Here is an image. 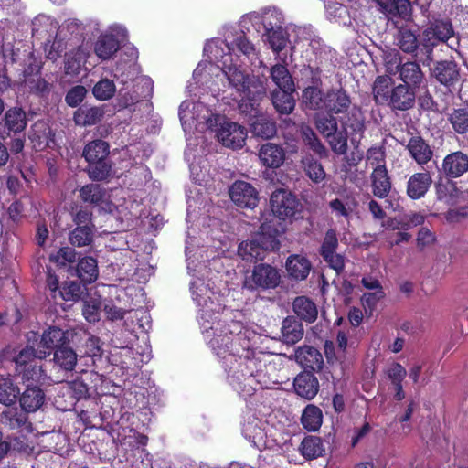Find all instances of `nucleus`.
I'll return each mask as SVG.
<instances>
[{
	"label": "nucleus",
	"mask_w": 468,
	"mask_h": 468,
	"mask_svg": "<svg viewBox=\"0 0 468 468\" xmlns=\"http://www.w3.org/2000/svg\"><path fill=\"white\" fill-rule=\"evenodd\" d=\"M255 331L249 329L238 337H231L232 349L236 358L237 367L239 368L241 382L240 395L244 398L252 396L260 381L256 378L266 366L256 356L254 349Z\"/></svg>",
	"instance_id": "f257e3e1"
},
{
	"label": "nucleus",
	"mask_w": 468,
	"mask_h": 468,
	"mask_svg": "<svg viewBox=\"0 0 468 468\" xmlns=\"http://www.w3.org/2000/svg\"><path fill=\"white\" fill-rule=\"evenodd\" d=\"M383 63L386 73L398 76L402 84L419 89L424 80V73L416 60L405 59L397 48H389L383 52Z\"/></svg>",
	"instance_id": "f03ea898"
},
{
	"label": "nucleus",
	"mask_w": 468,
	"mask_h": 468,
	"mask_svg": "<svg viewBox=\"0 0 468 468\" xmlns=\"http://www.w3.org/2000/svg\"><path fill=\"white\" fill-rule=\"evenodd\" d=\"M209 346L221 362L222 367L228 375L229 384L240 395L239 368L237 367V357L232 349L231 337L227 334H215L209 341Z\"/></svg>",
	"instance_id": "7ed1b4c3"
},
{
	"label": "nucleus",
	"mask_w": 468,
	"mask_h": 468,
	"mask_svg": "<svg viewBox=\"0 0 468 468\" xmlns=\"http://www.w3.org/2000/svg\"><path fill=\"white\" fill-rule=\"evenodd\" d=\"M270 207L274 216L273 218L292 221L301 211V203L291 191L279 188L271 196Z\"/></svg>",
	"instance_id": "20e7f679"
},
{
	"label": "nucleus",
	"mask_w": 468,
	"mask_h": 468,
	"mask_svg": "<svg viewBox=\"0 0 468 468\" xmlns=\"http://www.w3.org/2000/svg\"><path fill=\"white\" fill-rule=\"evenodd\" d=\"M77 333L74 329L63 330L58 326H49L42 333L38 345V358L44 359L55 350L70 345Z\"/></svg>",
	"instance_id": "39448f33"
},
{
	"label": "nucleus",
	"mask_w": 468,
	"mask_h": 468,
	"mask_svg": "<svg viewBox=\"0 0 468 468\" xmlns=\"http://www.w3.org/2000/svg\"><path fill=\"white\" fill-rule=\"evenodd\" d=\"M281 282L278 270L270 264L260 263L254 266L251 277L246 280L245 286L251 290L274 289Z\"/></svg>",
	"instance_id": "423d86ee"
},
{
	"label": "nucleus",
	"mask_w": 468,
	"mask_h": 468,
	"mask_svg": "<svg viewBox=\"0 0 468 468\" xmlns=\"http://www.w3.org/2000/svg\"><path fill=\"white\" fill-rule=\"evenodd\" d=\"M454 34L452 24L449 19L435 20L430 28L424 31L428 44H423L422 50L427 59L431 60L433 47L439 42H446Z\"/></svg>",
	"instance_id": "0eeeda50"
},
{
	"label": "nucleus",
	"mask_w": 468,
	"mask_h": 468,
	"mask_svg": "<svg viewBox=\"0 0 468 468\" xmlns=\"http://www.w3.org/2000/svg\"><path fill=\"white\" fill-rule=\"evenodd\" d=\"M417 89L399 83L391 88L388 101L386 104L392 112H406L414 108Z\"/></svg>",
	"instance_id": "6e6552de"
},
{
	"label": "nucleus",
	"mask_w": 468,
	"mask_h": 468,
	"mask_svg": "<svg viewBox=\"0 0 468 468\" xmlns=\"http://www.w3.org/2000/svg\"><path fill=\"white\" fill-rule=\"evenodd\" d=\"M284 226L276 218L266 219L260 227L254 238L268 251H274L280 249L279 237L284 232Z\"/></svg>",
	"instance_id": "1a4fd4ad"
},
{
	"label": "nucleus",
	"mask_w": 468,
	"mask_h": 468,
	"mask_svg": "<svg viewBox=\"0 0 468 468\" xmlns=\"http://www.w3.org/2000/svg\"><path fill=\"white\" fill-rule=\"evenodd\" d=\"M225 75L229 85L234 88L239 94L250 96L253 90L260 93V90L263 89L262 85L254 77H250L237 66H229L225 70Z\"/></svg>",
	"instance_id": "9d476101"
},
{
	"label": "nucleus",
	"mask_w": 468,
	"mask_h": 468,
	"mask_svg": "<svg viewBox=\"0 0 468 468\" xmlns=\"http://www.w3.org/2000/svg\"><path fill=\"white\" fill-rule=\"evenodd\" d=\"M431 75L449 91L455 89L460 80V68L454 60L437 61L431 69Z\"/></svg>",
	"instance_id": "9b49d317"
},
{
	"label": "nucleus",
	"mask_w": 468,
	"mask_h": 468,
	"mask_svg": "<svg viewBox=\"0 0 468 468\" xmlns=\"http://www.w3.org/2000/svg\"><path fill=\"white\" fill-rule=\"evenodd\" d=\"M229 197L241 208H254L259 202L258 191L245 181L233 183L229 188Z\"/></svg>",
	"instance_id": "f8f14e48"
},
{
	"label": "nucleus",
	"mask_w": 468,
	"mask_h": 468,
	"mask_svg": "<svg viewBox=\"0 0 468 468\" xmlns=\"http://www.w3.org/2000/svg\"><path fill=\"white\" fill-rule=\"evenodd\" d=\"M28 138L37 152L56 146L55 133L44 120L37 121L31 126Z\"/></svg>",
	"instance_id": "ddd939ff"
},
{
	"label": "nucleus",
	"mask_w": 468,
	"mask_h": 468,
	"mask_svg": "<svg viewBox=\"0 0 468 468\" xmlns=\"http://www.w3.org/2000/svg\"><path fill=\"white\" fill-rule=\"evenodd\" d=\"M218 138L227 147L240 149L245 144L247 130L237 122H224L218 132Z\"/></svg>",
	"instance_id": "4468645a"
},
{
	"label": "nucleus",
	"mask_w": 468,
	"mask_h": 468,
	"mask_svg": "<svg viewBox=\"0 0 468 468\" xmlns=\"http://www.w3.org/2000/svg\"><path fill=\"white\" fill-rule=\"evenodd\" d=\"M468 171V154L462 151L448 154L442 160L440 169L448 179L461 177Z\"/></svg>",
	"instance_id": "2eb2a0df"
},
{
	"label": "nucleus",
	"mask_w": 468,
	"mask_h": 468,
	"mask_svg": "<svg viewBox=\"0 0 468 468\" xmlns=\"http://www.w3.org/2000/svg\"><path fill=\"white\" fill-rule=\"evenodd\" d=\"M432 184V177L429 171L412 174L407 182L406 194L412 200H419L425 197Z\"/></svg>",
	"instance_id": "dca6fc26"
},
{
	"label": "nucleus",
	"mask_w": 468,
	"mask_h": 468,
	"mask_svg": "<svg viewBox=\"0 0 468 468\" xmlns=\"http://www.w3.org/2000/svg\"><path fill=\"white\" fill-rule=\"evenodd\" d=\"M319 381L313 372L303 370L293 380L295 393L307 400L313 399L319 391Z\"/></svg>",
	"instance_id": "f3484780"
},
{
	"label": "nucleus",
	"mask_w": 468,
	"mask_h": 468,
	"mask_svg": "<svg viewBox=\"0 0 468 468\" xmlns=\"http://www.w3.org/2000/svg\"><path fill=\"white\" fill-rule=\"evenodd\" d=\"M410 156L420 165H427L433 157V150L420 134L411 136L405 145Z\"/></svg>",
	"instance_id": "a211bd4d"
},
{
	"label": "nucleus",
	"mask_w": 468,
	"mask_h": 468,
	"mask_svg": "<svg viewBox=\"0 0 468 468\" xmlns=\"http://www.w3.org/2000/svg\"><path fill=\"white\" fill-rule=\"evenodd\" d=\"M248 124L254 137L270 140L277 134V122L267 113L261 112L259 115H254V119H251Z\"/></svg>",
	"instance_id": "6ab92c4d"
},
{
	"label": "nucleus",
	"mask_w": 468,
	"mask_h": 468,
	"mask_svg": "<svg viewBox=\"0 0 468 468\" xmlns=\"http://www.w3.org/2000/svg\"><path fill=\"white\" fill-rule=\"evenodd\" d=\"M351 98L343 89H330L325 93L324 111L329 114H340L348 111Z\"/></svg>",
	"instance_id": "aec40b11"
},
{
	"label": "nucleus",
	"mask_w": 468,
	"mask_h": 468,
	"mask_svg": "<svg viewBox=\"0 0 468 468\" xmlns=\"http://www.w3.org/2000/svg\"><path fill=\"white\" fill-rule=\"evenodd\" d=\"M295 358L298 364L311 372H319L324 367L323 356L318 349L310 346L299 347L295 352Z\"/></svg>",
	"instance_id": "412c9836"
},
{
	"label": "nucleus",
	"mask_w": 468,
	"mask_h": 468,
	"mask_svg": "<svg viewBox=\"0 0 468 468\" xmlns=\"http://www.w3.org/2000/svg\"><path fill=\"white\" fill-rule=\"evenodd\" d=\"M104 114L105 111L103 106H91L85 103L75 111L73 121L78 126H92L99 123L104 117Z\"/></svg>",
	"instance_id": "4be33fe9"
},
{
	"label": "nucleus",
	"mask_w": 468,
	"mask_h": 468,
	"mask_svg": "<svg viewBox=\"0 0 468 468\" xmlns=\"http://www.w3.org/2000/svg\"><path fill=\"white\" fill-rule=\"evenodd\" d=\"M259 158L262 165L267 168H279L285 160L283 148L273 143H265L259 149Z\"/></svg>",
	"instance_id": "5701e85b"
},
{
	"label": "nucleus",
	"mask_w": 468,
	"mask_h": 468,
	"mask_svg": "<svg viewBox=\"0 0 468 468\" xmlns=\"http://www.w3.org/2000/svg\"><path fill=\"white\" fill-rule=\"evenodd\" d=\"M79 197L83 203L92 207H102L104 204H107L110 197L107 189L95 183H90L81 186L79 190Z\"/></svg>",
	"instance_id": "b1692460"
},
{
	"label": "nucleus",
	"mask_w": 468,
	"mask_h": 468,
	"mask_svg": "<svg viewBox=\"0 0 468 468\" xmlns=\"http://www.w3.org/2000/svg\"><path fill=\"white\" fill-rule=\"evenodd\" d=\"M372 193L378 198L388 196L392 183L386 165L375 167L370 175Z\"/></svg>",
	"instance_id": "393cba45"
},
{
	"label": "nucleus",
	"mask_w": 468,
	"mask_h": 468,
	"mask_svg": "<svg viewBox=\"0 0 468 468\" xmlns=\"http://www.w3.org/2000/svg\"><path fill=\"white\" fill-rule=\"evenodd\" d=\"M20 407L27 412H35L45 402V393L37 385L27 384L26 389L19 397Z\"/></svg>",
	"instance_id": "a878e982"
},
{
	"label": "nucleus",
	"mask_w": 468,
	"mask_h": 468,
	"mask_svg": "<svg viewBox=\"0 0 468 468\" xmlns=\"http://www.w3.org/2000/svg\"><path fill=\"white\" fill-rule=\"evenodd\" d=\"M285 267L290 278L303 281L308 277L312 264L305 256L293 254L287 258Z\"/></svg>",
	"instance_id": "bb28decb"
},
{
	"label": "nucleus",
	"mask_w": 468,
	"mask_h": 468,
	"mask_svg": "<svg viewBox=\"0 0 468 468\" xmlns=\"http://www.w3.org/2000/svg\"><path fill=\"white\" fill-rule=\"evenodd\" d=\"M85 169L92 181H109L113 175V162L110 157L87 163Z\"/></svg>",
	"instance_id": "cd10ccee"
},
{
	"label": "nucleus",
	"mask_w": 468,
	"mask_h": 468,
	"mask_svg": "<svg viewBox=\"0 0 468 468\" xmlns=\"http://www.w3.org/2000/svg\"><path fill=\"white\" fill-rule=\"evenodd\" d=\"M81 376L77 378L76 379L68 382V391L71 395L73 401L70 403V406H74L77 401L80 399H87L90 397V388L85 382V378H90L91 376L98 377L97 373L94 371H87L81 370Z\"/></svg>",
	"instance_id": "c85d7f7f"
},
{
	"label": "nucleus",
	"mask_w": 468,
	"mask_h": 468,
	"mask_svg": "<svg viewBox=\"0 0 468 468\" xmlns=\"http://www.w3.org/2000/svg\"><path fill=\"white\" fill-rule=\"evenodd\" d=\"M292 309L297 317L307 324H312L317 319V306L307 296H297L292 302Z\"/></svg>",
	"instance_id": "c756f323"
},
{
	"label": "nucleus",
	"mask_w": 468,
	"mask_h": 468,
	"mask_svg": "<svg viewBox=\"0 0 468 468\" xmlns=\"http://www.w3.org/2000/svg\"><path fill=\"white\" fill-rule=\"evenodd\" d=\"M0 422L10 430L31 426L28 422L27 413L17 407H8L0 414Z\"/></svg>",
	"instance_id": "7c9ffc66"
},
{
	"label": "nucleus",
	"mask_w": 468,
	"mask_h": 468,
	"mask_svg": "<svg viewBox=\"0 0 468 468\" xmlns=\"http://www.w3.org/2000/svg\"><path fill=\"white\" fill-rule=\"evenodd\" d=\"M75 271L77 276L84 285L90 284L94 282L99 276L98 261L93 257L85 256L79 260Z\"/></svg>",
	"instance_id": "2f4dec72"
},
{
	"label": "nucleus",
	"mask_w": 468,
	"mask_h": 468,
	"mask_svg": "<svg viewBox=\"0 0 468 468\" xmlns=\"http://www.w3.org/2000/svg\"><path fill=\"white\" fill-rule=\"evenodd\" d=\"M262 94H264L262 89L260 90V93H257L256 90H253V92L250 96L240 94L241 100L239 101L238 107L240 114L248 123L251 119H254V115H259L262 112L260 108V103L258 102V99Z\"/></svg>",
	"instance_id": "473e14b6"
},
{
	"label": "nucleus",
	"mask_w": 468,
	"mask_h": 468,
	"mask_svg": "<svg viewBox=\"0 0 468 468\" xmlns=\"http://www.w3.org/2000/svg\"><path fill=\"white\" fill-rule=\"evenodd\" d=\"M282 341L287 345H294L303 336L302 323L294 316H287L282 324Z\"/></svg>",
	"instance_id": "72a5a7b5"
},
{
	"label": "nucleus",
	"mask_w": 468,
	"mask_h": 468,
	"mask_svg": "<svg viewBox=\"0 0 468 468\" xmlns=\"http://www.w3.org/2000/svg\"><path fill=\"white\" fill-rule=\"evenodd\" d=\"M268 250L253 238L251 240L242 241L238 247V254L244 261L256 262L266 257Z\"/></svg>",
	"instance_id": "f704fd0d"
},
{
	"label": "nucleus",
	"mask_w": 468,
	"mask_h": 468,
	"mask_svg": "<svg viewBox=\"0 0 468 468\" xmlns=\"http://www.w3.org/2000/svg\"><path fill=\"white\" fill-rule=\"evenodd\" d=\"M78 355L76 351L67 345L53 352L54 365L65 372H72L78 363Z\"/></svg>",
	"instance_id": "c9c22d12"
},
{
	"label": "nucleus",
	"mask_w": 468,
	"mask_h": 468,
	"mask_svg": "<svg viewBox=\"0 0 468 468\" xmlns=\"http://www.w3.org/2000/svg\"><path fill=\"white\" fill-rule=\"evenodd\" d=\"M27 114L21 107H12L5 113V128L8 134L19 133L27 127Z\"/></svg>",
	"instance_id": "e433bc0d"
},
{
	"label": "nucleus",
	"mask_w": 468,
	"mask_h": 468,
	"mask_svg": "<svg viewBox=\"0 0 468 468\" xmlns=\"http://www.w3.org/2000/svg\"><path fill=\"white\" fill-rule=\"evenodd\" d=\"M294 91L289 89L273 90L271 92V102L276 112L280 114L289 115L295 108Z\"/></svg>",
	"instance_id": "4c0bfd02"
},
{
	"label": "nucleus",
	"mask_w": 468,
	"mask_h": 468,
	"mask_svg": "<svg viewBox=\"0 0 468 468\" xmlns=\"http://www.w3.org/2000/svg\"><path fill=\"white\" fill-rule=\"evenodd\" d=\"M302 103L306 110L324 111L325 93L316 86H308L303 90Z\"/></svg>",
	"instance_id": "58836bf2"
},
{
	"label": "nucleus",
	"mask_w": 468,
	"mask_h": 468,
	"mask_svg": "<svg viewBox=\"0 0 468 468\" xmlns=\"http://www.w3.org/2000/svg\"><path fill=\"white\" fill-rule=\"evenodd\" d=\"M391 77L392 76L387 73L386 75H380L376 78L372 86V94L376 104H387L389 94H391V88L394 84Z\"/></svg>",
	"instance_id": "ea45409f"
},
{
	"label": "nucleus",
	"mask_w": 468,
	"mask_h": 468,
	"mask_svg": "<svg viewBox=\"0 0 468 468\" xmlns=\"http://www.w3.org/2000/svg\"><path fill=\"white\" fill-rule=\"evenodd\" d=\"M119 41L112 34L101 35L95 43V54L102 60L111 58L119 49Z\"/></svg>",
	"instance_id": "a19ab883"
},
{
	"label": "nucleus",
	"mask_w": 468,
	"mask_h": 468,
	"mask_svg": "<svg viewBox=\"0 0 468 468\" xmlns=\"http://www.w3.org/2000/svg\"><path fill=\"white\" fill-rule=\"evenodd\" d=\"M110 154V144L102 139H96L89 142L84 149L82 155L87 163L104 159Z\"/></svg>",
	"instance_id": "79ce46f5"
},
{
	"label": "nucleus",
	"mask_w": 468,
	"mask_h": 468,
	"mask_svg": "<svg viewBox=\"0 0 468 468\" xmlns=\"http://www.w3.org/2000/svg\"><path fill=\"white\" fill-rule=\"evenodd\" d=\"M300 452L306 460H314L322 456L325 452V448L320 437L308 435L302 441Z\"/></svg>",
	"instance_id": "37998d69"
},
{
	"label": "nucleus",
	"mask_w": 468,
	"mask_h": 468,
	"mask_svg": "<svg viewBox=\"0 0 468 468\" xmlns=\"http://www.w3.org/2000/svg\"><path fill=\"white\" fill-rule=\"evenodd\" d=\"M301 423L309 431H318L323 423L321 409L314 404L307 405L303 410Z\"/></svg>",
	"instance_id": "c03bdc74"
},
{
	"label": "nucleus",
	"mask_w": 468,
	"mask_h": 468,
	"mask_svg": "<svg viewBox=\"0 0 468 468\" xmlns=\"http://www.w3.org/2000/svg\"><path fill=\"white\" fill-rule=\"evenodd\" d=\"M96 228L86 226L75 227L69 233V241L73 247H85L92 244Z\"/></svg>",
	"instance_id": "a18cd8bd"
},
{
	"label": "nucleus",
	"mask_w": 468,
	"mask_h": 468,
	"mask_svg": "<svg viewBox=\"0 0 468 468\" xmlns=\"http://www.w3.org/2000/svg\"><path fill=\"white\" fill-rule=\"evenodd\" d=\"M396 45L404 53L413 55L419 48L416 35L408 27H400L396 36Z\"/></svg>",
	"instance_id": "49530a36"
},
{
	"label": "nucleus",
	"mask_w": 468,
	"mask_h": 468,
	"mask_svg": "<svg viewBox=\"0 0 468 468\" xmlns=\"http://www.w3.org/2000/svg\"><path fill=\"white\" fill-rule=\"evenodd\" d=\"M271 78L276 84L277 90L289 89L294 91V82L286 66L276 64L271 69Z\"/></svg>",
	"instance_id": "de8ad7c7"
},
{
	"label": "nucleus",
	"mask_w": 468,
	"mask_h": 468,
	"mask_svg": "<svg viewBox=\"0 0 468 468\" xmlns=\"http://www.w3.org/2000/svg\"><path fill=\"white\" fill-rule=\"evenodd\" d=\"M448 122L451 123L452 130L461 135L468 133V109L458 108L448 114Z\"/></svg>",
	"instance_id": "09e8293b"
},
{
	"label": "nucleus",
	"mask_w": 468,
	"mask_h": 468,
	"mask_svg": "<svg viewBox=\"0 0 468 468\" xmlns=\"http://www.w3.org/2000/svg\"><path fill=\"white\" fill-rule=\"evenodd\" d=\"M301 136L303 143L320 157L326 156V148L322 144L314 131L308 125H303L301 128Z\"/></svg>",
	"instance_id": "8fccbe9b"
},
{
	"label": "nucleus",
	"mask_w": 468,
	"mask_h": 468,
	"mask_svg": "<svg viewBox=\"0 0 468 468\" xmlns=\"http://www.w3.org/2000/svg\"><path fill=\"white\" fill-rule=\"evenodd\" d=\"M20 393L19 388L9 378H0V403L10 406L16 403Z\"/></svg>",
	"instance_id": "3c124183"
},
{
	"label": "nucleus",
	"mask_w": 468,
	"mask_h": 468,
	"mask_svg": "<svg viewBox=\"0 0 468 468\" xmlns=\"http://www.w3.org/2000/svg\"><path fill=\"white\" fill-rule=\"evenodd\" d=\"M83 294L81 284L75 281L64 282L60 291H58V301L78 302Z\"/></svg>",
	"instance_id": "603ef678"
},
{
	"label": "nucleus",
	"mask_w": 468,
	"mask_h": 468,
	"mask_svg": "<svg viewBox=\"0 0 468 468\" xmlns=\"http://www.w3.org/2000/svg\"><path fill=\"white\" fill-rule=\"evenodd\" d=\"M115 92V83L109 79H101L92 88V93L99 101L110 100L114 96Z\"/></svg>",
	"instance_id": "864d4df0"
},
{
	"label": "nucleus",
	"mask_w": 468,
	"mask_h": 468,
	"mask_svg": "<svg viewBox=\"0 0 468 468\" xmlns=\"http://www.w3.org/2000/svg\"><path fill=\"white\" fill-rule=\"evenodd\" d=\"M24 83L28 88L30 93L41 98L48 97L52 88V84L45 78H42L41 75L27 80Z\"/></svg>",
	"instance_id": "5fc2aeb1"
},
{
	"label": "nucleus",
	"mask_w": 468,
	"mask_h": 468,
	"mask_svg": "<svg viewBox=\"0 0 468 468\" xmlns=\"http://www.w3.org/2000/svg\"><path fill=\"white\" fill-rule=\"evenodd\" d=\"M264 27L266 29L265 35L271 48L276 52L282 51L286 47L287 43L282 27L274 28L273 27H268L267 25H264Z\"/></svg>",
	"instance_id": "6e6d98bb"
},
{
	"label": "nucleus",
	"mask_w": 468,
	"mask_h": 468,
	"mask_svg": "<svg viewBox=\"0 0 468 468\" xmlns=\"http://www.w3.org/2000/svg\"><path fill=\"white\" fill-rule=\"evenodd\" d=\"M304 170L307 176L315 183H320L325 178V172L322 164L313 157H306L303 160Z\"/></svg>",
	"instance_id": "4d7b16f0"
},
{
	"label": "nucleus",
	"mask_w": 468,
	"mask_h": 468,
	"mask_svg": "<svg viewBox=\"0 0 468 468\" xmlns=\"http://www.w3.org/2000/svg\"><path fill=\"white\" fill-rule=\"evenodd\" d=\"M315 126L324 138L333 135L338 130V123L333 114L318 116L315 119Z\"/></svg>",
	"instance_id": "13d9d810"
},
{
	"label": "nucleus",
	"mask_w": 468,
	"mask_h": 468,
	"mask_svg": "<svg viewBox=\"0 0 468 468\" xmlns=\"http://www.w3.org/2000/svg\"><path fill=\"white\" fill-rule=\"evenodd\" d=\"M71 218L75 227L86 226L90 228H96L93 222V213L88 207H77L76 210L74 212H71Z\"/></svg>",
	"instance_id": "bf43d9fd"
},
{
	"label": "nucleus",
	"mask_w": 468,
	"mask_h": 468,
	"mask_svg": "<svg viewBox=\"0 0 468 468\" xmlns=\"http://www.w3.org/2000/svg\"><path fill=\"white\" fill-rule=\"evenodd\" d=\"M326 140L332 149L336 154H345L347 152V134L346 130L336 131L333 135L326 137Z\"/></svg>",
	"instance_id": "052dcab7"
},
{
	"label": "nucleus",
	"mask_w": 468,
	"mask_h": 468,
	"mask_svg": "<svg viewBox=\"0 0 468 468\" xmlns=\"http://www.w3.org/2000/svg\"><path fill=\"white\" fill-rule=\"evenodd\" d=\"M338 248V238L336 231L333 229H328L325 232L324 239L319 249V254L322 258H325L329 254H333L336 252V249Z\"/></svg>",
	"instance_id": "680f3d73"
},
{
	"label": "nucleus",
	"mask_w": 468,
	"mask_h": 468,
	"mask_svg": "<svg viewBox=\"0 0 468 468\" xmlns=\"http://www.w3.org/2000/svg\"><path fill=\"white\" fill-rule=\"evenodd\" d=\"M77 252L74 248L69 246L61 247L56 253L51 254V261L60 266H66L68 263L76 261Z\"/></svg>",
	"instance_id": "e2e57ef3"
},
{
	"label": "nucleus",
	"mask_w": 468,
	"mask_h": 468,
	"mask_svg": "<svg viewBox=\"0 0 468 468\" xmlns=\"http://www.w3.org/2000/svg\"><path fill=\"white\" fill-rule=\"evenodd\" d=\"M67 48V43L64 39L58 37L57 35L53 41L45 45V52L47 58L56 61L58 58L62 57Z\"/></svg>",
	"instance_id": "0e129e2a"
},
{
	"label": "nucleus",
	"mask_w": 468,
	"mask_h": 468,
	"mask_svg": "<svg viewBox=\"0 0 468 468\" xmlns=\"http://www.w3.org/2000/svg\"><path fill=\"white\" fill-rule=\"evenodd\" d=\"M23 379L25 381H31L32 384H41L44 382L46 375L42 366L38 362L29 364L28 367L22 368Z\"/></svg>",
	"instance_id": "69168bd1"
},
{
	"label": "nucleus",
	"mask_w": 468,
	"mask_h": 468,
	"mask_svg": "<svg viewBox=\"0 0 468 468\" xmlns=\"http://www.w3.org/2000/svg\"><path fill=\"white\" fill-rule=\"evenodd\" d=\"M42 68V59L30 54L23 70L24 82L27 81V80L40 76Z\"/></svg>",
	"instance_id": "338daca9"
},
{
	"label": "nucleus",
	"mask_w": 468,
	"mask_h": 468,
	"mask_svg": "<svg viewBox=\"0 0 468 468\" xmlns=\"http://www.w3.org/2000/svg\"><path fill=\"white\" fill-rule=\"evenodd\" d=\"M85 351L83 356L91 359L92 365L95 364V357L101 358L103 350L100 345V338L94 335H90L84 346Z\"/></svg>",
	"instance_id": "774afa93"
}]
</instances>
